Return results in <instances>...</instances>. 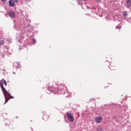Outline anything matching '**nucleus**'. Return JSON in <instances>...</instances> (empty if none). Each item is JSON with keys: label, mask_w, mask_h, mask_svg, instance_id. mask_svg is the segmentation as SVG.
<instances>
[{"label": "nucleus", "mask_w": 131, "mask_h": 131, "mask_svg": "<svg viewBox=\"0 0 131 131\" xmlns=\"http://www.w3.org/2000/svg\"><path fill=\"white\" fill-rule=\"evenodd\" d=\"M0 86L4 95L5 102L4 103V105H5V104L8 102L9 100L14 99V97L11 96V95L8 93V91L6 90V89H5V86H7V82L5 79H2L0 81Z\"/></svg>", "instance_id": "1"}, {"label": "nucleus", "mask_w": 131, "mask_h": 131, "mask_svg": "<svg viewBox=\"0 0 131 131\" xmlns=\"http://www.w3.org/2000/svg\"><path fill=\"white\" fill-rule=\"evenodd\" d=\"M67 117L68 119L71 121V122H73L74 119L73 118V116L71 115V114L70 113H68L67 114Z\"/></svg>", "instance_id": "2"}, {"label": "nucleus", "mask_w": 131, "mask_h": 131, "mask_svg": "<svg viewBox=\"0 0 131 131\" xmlns=\"http://www.w3.org/2000/svg\"><path fill=\"white\" fill-rule=\"evenodd\" d=\"M102 120H103V118L101 117H97L95 118V122L97 123H101Z\"/></svg>", "instance_id": "3"}, {"label": "nucleus", "mask_w": 131, "mask_h": 131, "mask_svg": "<svg viewBox=\"0 0 131 131\" xmlns=\"http://www.w3.org/2000/svg\"><path fill=\"white\" fill-rule=\"evenodd\" d=\"M8 14L11 17V18H15L16 17V14L13 11H8Z\"/></svg>", "instance_id": "4"}, {"label": "nucleus", "mask_w": 131, "mask_h": 131, "mask_svg": "<svg viewBox=\"0 0 131 131\" xmlns=\"http://www.w3.org/2000/svg\"><path fill=\"white\" fill-rule=\"evenodd\" d=\"M15 1L14 0H10L9 1V6L10 7H14L15 6Z\"/></svg>", "instance_id": "5"}, {"label": "nucleus", "mask_w": 131, "mask_h": 131, "mask_svg": "<svg viewBox=\"0 0 131 131\" xmlns=\"http://www.w3.org/2000/svg\"><path fill=\"white\" fill-rule=\"evenodd\" d=\"M126 4H127V5H131V0H127Z\"/></svg>", "instance_id": "6"}, {"label": "nucleus", "mask_w": 131, "mask_h": 131, "mask_svg": "<svg viewBox=\"0 0 131 131\" xmlns=\"http://www.w3.org/2000/svg\"><path fill=\"white\" fill-rule=\"evenodd\" d=\"M5 43V41L4 40H0V45H4Z\"/></svg>", "instance_id": "7"}, {"label": "nucleus", "mask_w": 131, "mask_h": 131, "mask_svg": "<svg viewBox=\"0 0 131 131\" xmlns=\"http://www.w3.org/2000/svg\"><path fill=\"white\" fill-rule=\"evenodd\" d=\"M97 131H102L103 130V129H102V128H98L97 129Z\"/></svg>", "instance_id": "8"}, {"label": "nucleus", "mask_w": 131, "mask_h": 131, "mask_svg": "<svg viewBox=\"0 0 131 131\" xmlns=\"http://www.w3.org/2000/svg\"><path fill=\"white\" fill-rule=\"evenodd\" d=\"M123 15V16H127V12H124Z\"/></svg>", "instance_id": "9"}, {"label": "nucleus", "mask_w": 131, "mask_h": 131, "mask_svg": "<svg viewBox=\"0 0 131 131\" xmlns=\"http://www.w3.org/2000/svg\"><path fill=\"white\" fill-rule=\"evenodd\" d=\"M131 6V4H127V8L128 9V8H129Z\"/></svg>", "instance_id": "10"}, {"label": "nucleus", "mask_w": 131, "mask_h": 131, "mask_svg": "<svg viewBox=\"0 0 131 131\" xmlns=\"http://www.w3.org/2000/svg\"><path fill=\"white\" fill-rule=\"evenodd\" d=\"M15 3H18L19 2V0H14Z\"/></svg>", "instance_id": "11"}, {"label": "nucleus", "mask_w": 131, "mask_h": 131, "mask_svg": "<svg viewBox=\"0 0 131 131\" xmlns=\"http://www.w3.org/2000/svg\"><path fill=\"white\" fill-rule=\"evenodd\" d=\"M97 3H101V0H97Z\"/></svg>", "instance_id": "12"}, {"label": "nucleus", "mask_w": 131, "mask_h": 131, "mask_svg": "<svg viewBox=\"0 0 131 131\" xmlns=\"http://www.w3.org/2000/svg\"><path fill=\"white\" fill-rule=\"evenodd\" d=\"M33 42L34 43H35V42H36V41L35 40V39H33Z\"/></svg>", "instance_id": "13"}, {"label": "nucleus", "mask_w": 131, "mask_h": 131, "mask_svg": "<svg viewBox=\"0 0 131 131\" xmlns=\"http://www.w3.org/2000/svg\"><path fill=\"white\" fill-rule=\"evenodd\" d=\"M2 2H5L6 0H1Z\"/></svg>", "instance_id": "14"}, {"label": "nucleus", "mask_w": 131, "mask_h": 131, "mask_svg": "<svg viewBox=\"0 0 131 131\" xmlns=\"http://www.w3.org/2000/svg\"><path fill=\"white\" fill-rule=\"evenodd\" d=\"M43 119H45V117H43Z\"/></svg>", "instance_id": "15"}]
</instances>
